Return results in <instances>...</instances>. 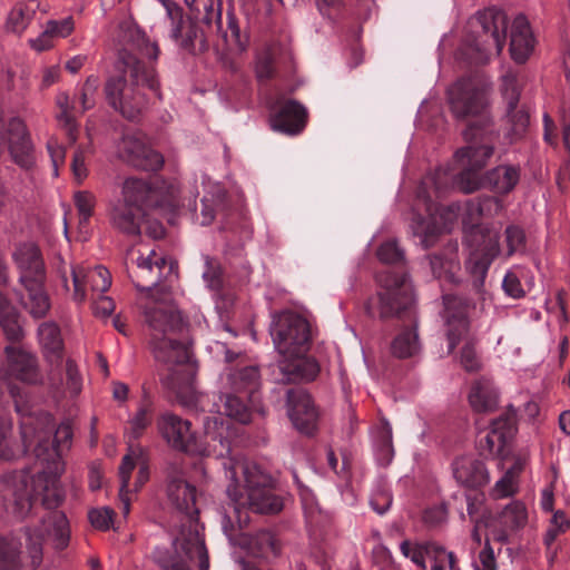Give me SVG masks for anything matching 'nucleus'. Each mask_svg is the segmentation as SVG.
<instances>
[{"mask_svg":"<svg viewBox=\"0 0 570 570\" xmlns=\"http://www.w3.org/2000/svg\"><path fill=\"white\" fill-rule=\"evenodd\" d=\"M449 101L456 118H470L463 131L466 146L455 153V164L460 169L458 174L451 167H440L424 176L417 187V200L424 204L429 219L415 215L413 229L425 249L436 243L441 232L448 229L458 216V206L443 207L435 202L450 187L455 185L469 194L483 186L498 195H508L520 180V168L513 165L497 166L481 176L498 139L487 112L484 87L472 79L462 78L449 89Z\"/></svg>","mask_w":570,"mask_h":570,"instance_id":"1","label":"nucleus"},{"mask_svg":"<svg viewBox=\"0 0 570 570\" xmlns=\"http://www.w3.org/2000/svg\"><path fill=\"white\" fill-rule=\"evenodd\" d=\"M50 416L35 417L22 415L20 422L21 442L13 433L10 419L0 417V461L10 462L20 458L35 444V455L41 469L30 475L29 471H10L0 479V494L6 510L19 519L26 518L40 500L48 510L42 527L31 533L27 531L28 550L33 564H39L42 557L45 535L52 539L57 550L65 549L70 540L69 523L66 515L58 511L65 494L59 478L65 470L62 456L72 442V430L68 423H61L52 435L48 426Z\"/></svg>","mask_w":570,"mask_h":570,"instance_id":"2","label":"nucleus"},{"mask_svg":"<svg viewBox=\"0 0 570 570\" xmlns=\"http://www.w3.org/2000/svg\"><path fill=\"white\" fill-rule=\"evenodd\" d=\"M149 328V344L155 360L164 366L160 380L175 399L187 409L206 411L205 396L196 392V362L190 344L185 341L180 313L165 301L151 299L144 306Z\"/></svg>","mask_w":570,"mask_h":570,"instance_id":"3","label":"nucleus"},{"mask_svg":"<svg viewBox=\"0 0 570 570\" xmlns=\"http://www.w3.org/2000/svg\"><path fill=\"white\" fill-rule=\"evenodd\" d=\"M118 62L129 76L110 77L105 85L108 104L125 118L135 120L145 108L147 100L141 88H148L160 97L159 82L153 61L159 56L157 42H153L146 33L131 20L120 22L116 36Z\"/></svg>","mask_w":570,"mask_h":570,"instance_id":"4","label":"nucleus"},{"mask_svg":"<svg viewBox=\"0 0 570 570\" xmlns=\"http://www.w3.org/2000/svg\"><path fill=\"white\" fill-rule=\"evenodd\" d=\"M166 481L168 501L185 520L174 541V553L159 558V564L164 570H190L191 566L208 570V553L199 532L196 488L186 480L181 465L176 462L168 464Z\"/></svg>","mask_w":570,"mask_h":570,"instance_id":"5","label":"nucleus"},{"mask_svg":"<svg viewBox=\"0 0 570 570\" xmlns=\"http://www.w3.org/2000/svg\"><path fill=\"white\" fill-rule=\"evenodd\" d=\"M178 188L174 184L155 178L145 180L127 178L122 185V198L112 204L109 212L111 226L127 236H139L147 210L156 209L175 214L179 208Z\"/></svg>","mask_w":570,"mask_h":570,"instance_id":"6","label":"nucleus"},{"mask_svg":"<svg viewBox=\"0 0 570 570\" xmlns=\"http://www.w3.org/2000/svg\"><path fill=\"white\" fill-rule=\"evenodd\" d=\"M271 335L281 355L279 377L283 384L313 381L318 372L317 361L308 355L312 344L311 324L302 315L283 312L274 317Z\"/></svg>","mask_w":570,"mask_h":570,"instance_id":"7","label":"nucleus"},{"mask_svg":"<svg viewBox=\"0 0 570 570\" xmlns=\"http://www.w3.org/2000/svg\"><path fill=\"white\" fill-rule=\"evenodd\" d=\"M226 478L229 479L227 495L230 499L239 528L249 522L248 511L275 514L283 509V500L272 488V479L256 465L234 461L223 462Z\"/></svg>","mask_w":570,"mask_h":570,"instance_id":"8","label":"nucleus"},{"mask_svg":"<svg viewBox=\"0 0 570 570\" xmlns=\"http://www.w3.org/2000/svg\"><path fill=\"white\" fill-rule=\"evenodd\" d=\"M169 22V37L183 50L196 55L208 50L210 40L216 37L230 50L244 51L248 37L240 30L238 19L232 9L226 12V22H220V30L216 31L202 20L187 16L180 6L171 0H163Z\"/></svg>","mask_w":570,"mask_h":570,"instance_id":"9","label":"nucleus"},{"mask_svg":"<svg viewBox=\"0 0 570 570\" xmlns=\"http://www.w3.org/2000/svg\"><path fill=\"white\" fill-rule=\"evenodd\" d=\"M377 258L390 267L376 276L380 291L375 297L368 299L366 311L371 316L387 317L409 312L413 301V288L405 271L403 250L396 240L390 239L380 245Z\"/></svg>","mask_w":570,"mask_h":570,"instance_id":"10","label":"nucleus"},{"mask_svg":"<svg viewBox=\"0 0 570 570\" xmlns=\"http://www.w3.org/2000/svg\"><path fill=\"white\" fill-rule=\"evenodd\" d=\"M158 428L164 439L176 450L216 459H226L230 454L228 424L222 416L206 417L202 441H197L188 421L171 413H164L160 416Z\"/></svg>","mask_w":570,"mask_h":570,"instance_id":"11","label":"nucleus"},{"mask_svg":"<svg viewBox=\"0 0 570 570\" xmlns=\"http://www.w3.org/2000/svg\"><path fill=\"white\" fill-rule=\"evenodd\" d=\"M259 386L261 374L257 366H229L222 376V391L208 411L246 424L259 401Z\"/></svg>","mask_w":570,"mask_h":570,"instance_id":"12","label":"nucleus"},{"mask_svg":"<svg viewBox=\"0 0 570 570\" xmlns=\"http://www.w3.org/2000/svg\"><path fill=\"white\" fill-rule=\"evenodd\" d=\"M508 17L498 8L491 7L478 12L469 22L461 55L475 65L485 63L492 52L500 55L507 39Z\"/></svg>","mask_w":570,"mask_h":570,"instance_id":"13","label":"nucleus"},{"mask_svg":"<svg viewBox=\"0 0 570 570\" xmlns=\"http://www.w3.org/2000/svg\"><path fill=\"white\" fill-rule=\"evenodd\" d=\"M6 354L7 364L0 367V401H2L4 393H8L16 411L21 413L20 403L23 399V391L13 380L31 384L37 383L39 381L37 361L31 354L13 346H7Z\"/></svg>","mask_w":570,"mask_h":570,"instance_id":"14","label":"nucleus"},{"mask_svg":"<svg viewBox=\"0 0 570 570\" xmlns=\"http://www.w3.org/2000/svg\"><path fill=\"white\" fill-rule=\"evenodd\" d=\"M131 259L136 262V269L130 274L138 291H145L151 296L154 292L165 293L168 291L167 283H173L177 277V264L166 257L150 250L147 255L140 252L130 253Z\"/></svg>","mask_w":570,"mask_h":570,"instance_id":"15","label":"nucleus"},{"mask_svg":"<svg viewBox=\"0 0 570 570\" xmlns=\"http://www.w3.org/2000/svg\"><path fill=\"white\" fill-rule=\"evenodd\" d=\"M99 86V78L89 76L80 89L79 97L71 99L66 92L57 96L56 104L59 108L57 120L65 130L69 145L77 142L79 132L77 117L95 107Z\"/></svg>","mask_w":570,"mask_h":570,"instance_id":"16","label":"nucleus"},{"mask_svg":"<svg viewBox=\"0 0 570 570\" xmlns=\"http://www.w3.org/2000/svg\"><path fill=\"white\" fill-rule=\"evenodd\" d=\"M119 157L129 165L156 171L164 165V157L153 149L140 131H127L118 146Z\"/></svg>","mask_w":570,"mask_h":570,"instance_id":"17","label":"nucleus"},{"mask_svg":"<svg viewBox=\"0 0 570 570\" xmlns=\"http://www.w3.org/2000/svg\"><path fill=\"white\" fill-rule=\"evenodd\" d=\"M517 432V413L509 407L503 414L491 422L490 430L479 436V450L484 456L502 454L505 445Z\"/></svg>","mask_w":570,"mask_h":570,"instance_id":"18","label":"nucleus"},{"mask_svg":"<svg viewBox=\"0 0 570 570\" xmlns=\"http://www.w3.org/2000/svg\"><path fill=\"white\" fill-rule=\"evenodd\" d=\"M271 120L274 130L298 135L306 126L307 110L296 100L278 98L271 106Z\"/></svg>","mask_w":570,"mask_h":570,"instance_id":"19","label":"nucleus"},{"mask_svg":"<svg viewBox=\"0 0 570 570\" xmlns=\"http://www.w3.org/2000/svg\"><path fill=\"white\" fill-rule=\"evenodd\" d=\"M443 303L448 326L446 337L449 342V353H452L459 342L468 333V313L471 307V302L456 294H446L443 296Z\"/></svg>","mask_w":570,"mask_h":570,"instance_id":"20","label":"nucleus"},{"mask_svg":"<svg viewBox=\"0 0 570 570\" xmlns=\"http://www.w3.org/2000/svg\"><path fill=\"white\" fill-rule=\"evenodd\" d=\"M287 412L299 432L309 435L315 431L318 412L311 395L304 389L292 387L287 391Z\"/></svg>","mask_w":570,"mask_h":570,"instance_id":"21","label":"nucleus"},{"mask_svg":"<svg viewBox=\"0 0 570 570\" xmlns=\"http://www.w3.org/2000/svg\"><path fill=\"white\" fill-rule=\"evenodd\" d=\"M499 254L498 237L489 236V243L482 252H473L466 261V269L470 273L471 291L479 297L481 302H485L488 292L484 287L485 277L489 267Z\"/></svg>","mask_w":570,"mask_h":570,"instance_id":"22","label":"nucleus"},{"mask_svg":"<svg viewBox=\"0 0 570 570\" xmlns=\"http://www.w3.org/2000/svg\"><path fill=\"white\" fill-rule=\"evenodd\" d=\"M71 276L73 284V299L78 303L85 302L87 289L98 295L108 291L111 285V276L107 268L95 266L86 268L83 266H71Z\"/></svg>","mask_w":570,"mask_h":570,"instance_id":"23","label":"nucleus"},{"mask_svg":"<svg viewBox=\"0 0 570 570\" xmlns=\"http://www.w3.org/2000/svg\"><path fill=\"white\" fill-rule=\"evenodd\" d=\"M528 521L525 505L520 501L508 504L492 521L493 540L507 543L511 534L522 529Z\"/></svg>","mask_w":570,"mask_h":570,"instance_id":"24","label":"nucleus"},{"mask_svg":"<svg viewBox=\"0 0 570 570\" xmlns=\"http://www.w3.org/2000/svg\"><path fill=\"white\" fill-rule=\"evenodd\" d=\"M400 549L404 557L411 558L415 564L423 569L425 568L426 558L431 562L448 559V563L451 570H456L458 568L454 553L448 552L444 547L433 541L412 543L409 540H404L401 543Z\"/></svg>","mask_w":570,"mask_h":570,"instance_id":"25","label":"nucleus"},{"mask_svg":"<svg viewBox=\"0 0 570 570\" xmlns=\"http://www.w3.org/2000/svg\"><path fill=\"white\" fill-rule=\"evenodd\" d=\"M535 47V38L525 16L518 14L511 26L510 53L518 63H524Z\"/></svg>","mask_w":570,"mask_h":570,"instance_id":"26","label":"nucleus"},{"mask_svg":"<svg viewBox=\"0 0 570 570\" xmlns=\"http://www.w3.org/2000/svg\"><path fill=\"white\" fill-rule=\"evenodd\" d=\"M13 259L20 269L21 284L45 279V267L40 250L33 244H22L13 253Z\"/></svg>","mask_w":570,"mask_h":570,"instance_id":"27","label":"nucleus"},{"mask_svg":"<svg viewBox=\"0 0 570 570\" xmlns=\"http://www.w3.org/2000/svg\"><path fill=\"white\" fill-rule=\"evenodd\" d=\"M414 304V302L412 303ZM380 318H385L381 317ZM394 317L387 316L386 318ZM395 317L407 320L411 323V326L404 327L392 341L391 343V352L397 358H407L415 356L420 351V342L416 333V326L414 323V312L413 305H411L409 312H402L396 314Z\"/></svg>","mask_w":570,"mask_h":570,"instance_id":"28","label":"nucleus"},{"mask_svg":"<svg viewBox=\"0 0 570 570\" xmlns=\"http://www.w3.org/2000/svg\"><path fill=\"white\" fill-rule=\"evenodd\" d=\"M503 97L507 101V112L512 131L515 135H521L529 124V115L525 110L518 109L520 89L515 75L508 73L503 77Z\"/></svg>","mask_w":570,"mask_h":570,"instance_id":"29","label":"nucleus"},{"mask_svg":"<svg viewBox=\"0 0 570 570\" xmlns=\"http://www.w3.org/2000/svg\"><path fill=\"white\" fill-rule=\"evenodd\" d=\"M452 470L456 482L466 488L476 489L483 487L489 480L484 463L472 456L455 459Z\"/></svg>","mask_w":570,"mask_h":570,"instance_id":"30","label":"nucleus"},{"mask_svg":"<svg viewBox=\"0 0 570 570\" xmlns=\"http://www.w3.org/2000/svg\"><path fill=\"white\" fill-rule=\"evenodd\" d=\"M38 337L46 358L59 365L65 351L60 327L55 322H43L39 325Z\"/></svg>","mask_w":570,"mask_h":570,"instance_id":"31","label":"nucleus"},{"mask_svg":"<svg viewBox=\"0 0 570 570\" xmlns=\"http://www.w3.org/2000/svg\"><path fill=\"white\" fill-rule=\"evenodd\" d=\"M499 402V394L492 381L479 379L471 385L469 393V403L474 412H492Z\"/></svg>","mask_w":570,"mask_h":570,"instance_id":"32","label":"nucleus"},{"mask_svg":"<svg viewBox=\"0 0 570 570\" xmlns=\"http://www.w3.org/2000/svg\"><path fill=\"white\" fill-rule=\"evenodd\" d=\"M190 10V14L196 20H202L203 24H208L216 31L220 30L223 22V1L222 0H185Z\"/></svg>","mask_w":570,"mask_h":570,"instance_id":"33","label":"nucleus"},{"mask_svg":"<svg viewBox=\"0 0 570 570\" xmlns=\"http://www.w3.org/2000/svg\"><path fill=\"white\" fill-rule=\"evenodd\" d=\"M27 294L22 296L23 307L35 318L45 317L50 308V302L43 289V279L31 281L22 284Z\"/></svg>","mask_w":570,"mask_h":570,"instance_id":"34","label":"nucleus"},{"mask_svg":"<svg viewBox=\"0 0 570 570\" xmlns=\"http://www.w3.org/2000/svg\"><path fill=\"white\" fill-rule=\"evenodd\" d=\"M501 209V203L493 196H480L470 199L465 204V223L470 224L472 228L480 232L479 222L484 216L497 214Z\"/></svg>","mask_w":570,"mask_h":570,"instance_id":"35","label":"nucleus"},{"mask_svg":"<svg viewBox=\"0 0 570 570\" xmlns=\"http://www.w3.org/2000/svg\"><path fill=\"white\" fill-rule=\"evenodd\" d=\"M20 315L7 296L0 292V327L8 341L18 342L23 336Z\"/></svg>","mask_w":570,"mask_h":570,"instance_id":"36","label":"nucleus"},{"mask_svg":"<svg viewBox=\"0 0 570 570\" xmlns=\"http://www.w3.org/2000/svg\"><path fill=\"white\" fill-rule=\"evenodd\" d=\"M216 215H220L224 226L223 228L228 229L232 228L229 222V212L227 209V195L225 190L218 188L215 196L209 199L204 197L202 199V222L203 226L209 225Z\"/></svg>","mask_w":570,"mask_h":570,"instance_id":"37","label":"nucleus"},{"mask_svg":"<svg viewBox=\"0 0 570 570\" xmlns=\"http://www.w3.org/2000/svg\"><path fill=\"white\" fill-rule=\"evenodd\" d=\"M154 412L153 401L145 393L136 414L128 422L127 434L130 442L137 441L144 434L154 420Z\"/></svg>","mask_w":570,"mask_h":570,"instance_id":"38","label":"nucleus"},{"mask_svg":"<svg viewBox=\"0 0 570 570\" xmlns=\"http://www.w3.org/2000/svg\"><path fill=\"white\" fill-rule=\"evenodd\" d=\"M456 244H450L443 253L429 255L431 271L436 278H450L458 268Z\"/></svg>","mask_w":570,"mask_h":570,"instance_id":"39","label":"nucleus"},{"mask_svg":"<svg viewBox=\"0 0 570 570\" xmlns=\"http://www.w3.org/2000/svg\"><path fill=\"white\" fill-rule=\"evenodd\" d=\"M141 455V449H134L130 445V451L122 458L121 464L119 466V479H120V498L122 503V512L124 514L129 513V499L128 493L130 492L129 483L131 472L136 468V462Z\"/></svg>","mask_w":570,"mask_h":570,"instance_id":"40","label":"nucleus"},{"mask_svg":"<svg viewBox=\"0 0 570 570\" xmlns=\"http://www.w3.org/2000/svg\"><path fill=\"white\" fill-rule=\"evenodd\" d=\"M75 205L78 212V233L81 240H86L89 235V222L94 214L96 197L90 191H77L75 194Z\"/></svg>","mask_w":570,"mask_h":570,"instance_id":"41","label":"nucleus"},{"mask_svg":"<svg viewBox=\"0 0 570 570\" xmlns=\"http://www.w3.org/2000/svg\"><path fill=\"white\" fill-rule=\"evenodd\" d=\"M21 543L11 535L0 534V570H17L21 566Z\"/></svg>","mask_w":570,"mask_h":570,"instance_id":"42","label":"nucleus"},{"mask_svg":"<svg viewBox=\"0 0 570 570\" xmlns=\"http://www.w3.org/2000/svg\"><path fill=\"white\" fill-rule=\"evenodd\" d=\"M35 16V9L26 3H17L8 14L6 28L20 35L26 30Z\"/></svg>","mask_w":570,"mask_h":570,"instance_id":"43","label":"nucleus"},{"mask_svg":"<svg viewBox=\"0 0 570 570\" xmlns=\"http://www.w3.org/2000/svg\"><path fill=\"white\" fill-rule=\"evenodd\" d=\"M92 153L94 148L90 140L86 144H79L76 146L70 167L73 177L78 183H81L88 176L87 160Z\"/></svg>","mask_w":570,"mask_h":570,"instance_id":"44","label":"nucleus"},{"mask_svg":"<svg viewBox=\"0 0 570 570\" xmlns=\"http://www.w3.org/2000/svg\"><path fill=\"white\" fill-rule=\"evenodd\" d=\"M521 470V464L517 463L513 468L509 469L504 475L495 483L492 494L495 499L507 498L514 492V478Z\"/></svg>","mask_w":570,"mask_h":570,"instance_id":"45","label":"nucleus"},{"mask_svg":"<svg viewBox=\"0 0 570 570\" xmlns=\"http://www.w3.org/2000/svg\"><path fill=\"white\" fill-rule=\"evenodd\" d=\"M505 242L508 256L523 252L525 247V234L523 229L514 225L508 226L505 229Z\"/></svg>","mask_w":570,"mask_h":570,"instance_id":"46","label":"nucleus"},{"mask_svg":"<svg viewBox=\"0 0 570 570\" xmlns=\"http://www.w3.org/2000/svg\"><path fill=\"white\" fill-rule=\"evenodd\" d=\"M376 455L380 464L387 465L391 463L394 455V450L390 429H386L381 433L377 441Z\"/></svg>","mask_w":570,"mask_h":570,"instance_id":"47","label":"nucleus"},{"mask_svg":"<svg viewBox=\"0 0 570 570\" xmlns=\"http://www.w3.org/2000/svg\"><path fill=\"white\" fill-rule=\"evenodd\" d=\"M252 543L257 547L258 552L262 554L278 552V544L274 533L269 530H261L253 538Z\"/></svg>","mask_w":570,"mask_h":570,"instance_id":"48","label":"nucleus"},{"mask_svg":"<svg viewBox=\"0 0 570 570\" xmlns=\"http://www.w3.org/2000/svg\"><path fill=\"white\" fill-rule=\"evenodd\" d=\"M302 504L306 517V521L311 525L317 527L321 523L322 512L321 509L318 508V504L315 502L314 497L309 493H303Z\"/></svg>","mask_w":570,"mask_h":570,"instance_id":"49","label":"nucleus"},{"mask_svg":"<svg viewBox=\"0 0 570 570\" xmlns=\"http://www.w3.org/2000/svg\"><path fill=\"white\" fill-rule=\"evenodd\" d=\"M370 504L375 512L384 514L392 504L391 492L384 487L377 488L371 497Z\"/></svg>","mask_w":570,"mask_h":570,"instance_id":"50","label":"nucleus"},{"mask_svg":"<svg viewBox=\"0 0 570 570\" xmlns=\"http://www.w3.org/2000/svg\"><path fill=\"white\" fill-rule=\"evenodd\" d=\"M203 277L209 288H220L223 284L222 269L216 261L206 257V268L203 273Z\"/></svg>","mask_w":570,"mask_h":570,"instance_id":"51","label":"nucleus"},{"mask_svg":"<svg viewBox=\"0 0 570 570\" xmlns=\"http://www.w3.org/2000/svg\"><path fill=\"white\" fill-rule=\"evenodd\" d=\"M115 512L109 508L94 509L89 512L92 527L99 530H108L112 523Z\"/></svg>","mask_w":570,"mask_h":570,"instance_id":"52","label":"nucleus"},{"mask_svg":"<svg viewBox=\"0 0 570 570\" xmlns=\"http://www.w3.org/2000/svg\"><path fill=\"white\" fill-rule=\"evenodd\" d=\"M66 386L70 391L71 394L77 395L81 391V375L78 371L77 365L72 360H67L66 362Z\"/></svg>","mask_w":570,"mask_h":570,"instance_id":"53","label":"nucleus"},{"mask_svg":"<svg viewBox=\"0 0 570 570\" xmlns=\"http://www.w3.org/2000/svg\"><path fill=\"white\" fill-rule=\"evenodd\" d=\"M502 288L504 293L512 298H521L525 294L519 277L513 272H508L505 274L502 282Z\"/></svg>","mask_w":570,"mask_h":570,"instance_id":"54","label":"nucleus"},{"mask_svg":"<svg viewBox=\"0 0 570 570\" xmlns=\"http://www.w3.org/2000/svg\"><path fill=\"white\" fill-rule=\"evenodd\" d=\"M47 149L52 161L53 175L58 176L59 167L65 164L66 148L57 140L50 139L47 144Z\"/></svg>","mask_w":570,"mask_h":570,"instance_id":"55","label":"nucleus"},{"mask_svg":"<svg viewBox=\"0 0 570 570\" xmlns=\"http://www.w3.org/2000/svg\"><path fill=\"white\" fill-rule=\"evenodd\" d=\"M480 566L475 570H498L493 548L489 540H485L483 549L479 553Z\"/></svg>","mask_w":570,"mask_h":570,"instance_id":"56","label":"nucleus"},{"mask_svg":"<svg viewBox=\"0 0 570 570\" xmlns=\"http://www.w3.org/2000/svg\"><path fill=\"white\" fill-rule=\"evenodd\" d=\"M48 32L53 37L65 38L73 30V21L71 18H66L60 21H49L47 23Z\"/></svg>","mask_w":570,"mask_h":570,"instance_id":"57","label":"nucleus"},{"mask_svg":"<svg viewBox=\"0 0 570 570\" xmlns=\"http://www.w3.org/2000/svg\"><path fill=\"white\" fill-rule=\"evenodd\" d=\"M446 511L442 507H432L424 511L423 521L431 527L439 525L445 520Z\"/></svg>","mask_w":570,"mask_h":570,"instance_id":"58","label":"nucleus"},{"mask_svg":"<svg viewBox=\"0 0 570 570\" xmlns=\"http://www.w3.org/2000/svg\"><path fill=\"white\" fill-rule=\"evenodd\" d=\"M461 363L468 371H475L478 368V361L473 346L466 343L461 351Z\"/></svg>","mask_w":570,"mask_h":570,"instance_id":"59","label":"nucleus"},{"mask_svg":"<svg viewBox=\"0 0 570 570\" xmlns=\"http://www.w3.org/2000/svg\"><path fill=\"white\" fill-rule=\"evenodd\" d=\"M115 309L114 301L108 296L99 295L98 299L95 302V313L97 315H101L104 317L109 316Z\"/></svg>","mask_w":570,"mask_h":570,"instance_id":"60","label":"nucleus"},{"mask_svg":"<svg viewBox=\"0 0 570 570\" xmlns=\"http://www.w3.org/2000/svg\"><path fill=\"white\" fill-rule=\"evenodd\" d=\"M142 228H145L146 233L155 239L161 238L165 235L164 226L158 222H151L149 218V210H147V222L144 223Z\"/></svg>","mask_w":570,"mask_h":570,"instance_id":"61","label":"nucleus"},{"mask_svg":"<svg viewBox=\"0 0 570 570\" xmlns=\"http://www.w3.org/2000/svg\"><path fill=\"white\" fill-rule=\"evenodd\" d=\"M31 46L37 51H45L53 46L52 36L50 35V32H48L47 28L41 36H39L37 39L31 40Z\"/></svg>","mask_w":570,"mask_h":570,"instance_id":"62","label":"nucleus"},{"mask_svg":"<svg viewBox=\"0 0 570 570\" xmlns=\"http://www.w3.org/2000/svg\"><path fill=\"white\" fill-rule=\"evenodd\" d=\"M275 75L273 61L269 58L263 59L257 67V76L259 79H271Z\"/></svg>","mask_w":570,"mask_h":570,"instance_id":"63","label":"nucleus"},{"mask_svg":"<svg viewBox=\"0 0 570 570\" xmlns=\"http://www.w3.org/2000/svg\"><path fill=\"white\" fill-rule=\"evenodd\" d=\"M316 2L321 13L331 17V11L338 10L343 0H316Z\"/></svg>","mask_w":570,"mask_h":570,"instance_id":"64","label":"nucleus"}]
</instances>
